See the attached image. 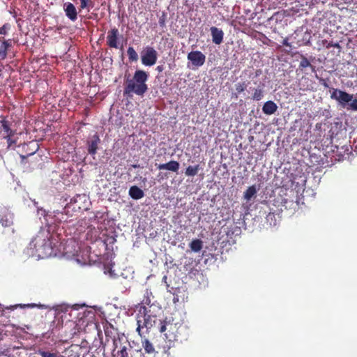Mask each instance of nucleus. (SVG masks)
I'll return each instance as SVG.
<instances>
[{
  "label": "nucleus",
  "instance_id": "obj_26",
  "mask_svg": "<svg viewBox=\"0 0 357 357\" xmlns=\"http://www.w3.org/2000/svg\"><path fill=\"white\" fill-rule=\"evenodd\" d=\"M190 248L193 252H198L203 248V242L200 239H194L190 243Z\"/></svg>",
  "mask_w": 357,
  "mask_h": 357
},
{
  "label": "nucleus",
  "instance_id": "obj_9",
  "mask_svg": "<svg viewBox=\"0 0 357 357\" xmlns=\"http://www.w3.org/2000/svg\"><path fill=\"white\" fill-rule=\"evenodd\" d=\"M88 201L85 195H79L74 199H70L68 203V208H71L74 212L86 211L88 209Z\"/></svg>",
  "mask_w": 357,
  "mask_h": 357
},
{
  "label": "nucleus",
  "instance_id": "obj_36",
  "mask_svg": "<svg viewBox=\"0 0 357 357\" xmlns=\"http://www.w3.org/2000/svg\"><path fill=\"white\" fill-rule=\"evenodd\" d=\"M347 109L357 111V98H352V100L348 104Z\"/></svg>",
  "mask_w": 357,
  "mask_h": 357
},
{
  "label": "nucleus",
  "instance_id": "obj_40",
  "mask_svg": "<svg viewBox=\"0 0 357 357\" xmlns=\"http://www.w3.org/2000/svg\"><path fill=\"white\" fill-rule=\"evenodd\" d=\"M137 327L136 331H137V332L138 335H139L141 337H142V335H142V328H145V326H142V321H141V320H140V319H137Z\"/></svg>",
  "mask_w": 357,
  "mask_h": 357
},
{
  "label": "nucleus",
  "instance_id": "obj_48",
  "mask_svg": "<svg viewBox=\"0 0 357 357\" xmlns=\"http://www.w3.org/2000/svg\"><path fill=\"white\" fill-rule=\"evenodd\" d=\"M63 9H64L65 12L67 13V6H66V3H64V5H63Z\"/></svg>",
  "mask_w": 357,
  "mask_h": 357
},
{
  "label": "nucleus",
  "instance_id": "obj_41",
  "mask_svg": "<svg viewBox=\"0 0 357 357\" xmlns=\"http://www.w3.org/2000/svg\"><path fill=\"white\" fill-rule=\"evenodd\" d=\"M38 354L42 357H56V355L55 354L50 353V352H48V351H39Z\"/></svg>",
  "mask_w": 357,
  "mask_h": 357
},
{
  "label": "nucleus",
  "instance_id": "obj_44",
  "mask_svg": "<svg viewBox=\"0 0 357 357\" xmlns=\"http://www.w3.org/2000/svg\"><path fill=\"white\" fill-rule=\"evenodd\" d=\"M282 45L286 47H291L290 43L288 41V38H284L282 41Z\"/></svg>",
  "mask_w": 357,
  "mask_h": 357
},
{
  "label": "nucleus",
  "instance_id": "obj_3",
  "mask_svg": "<svg viewBox=\"0 0 357 357\" xmlns=\"http://www.w3.org/2000/svg\"><path fill=\"white\" fill-rule=\"evenodd\" d=\"M179 328V323L174 322L172 317H165L163 320L160 321L159 332L163 335L165 340L169 343L167 346L166 352L168 351L172 344L177 340L178 330Z\"/></svg>",
  "mask_w": 357,
  "mask_h": 357
},
{
  "label": "nucleus",
  "instance_id": "obj_34",
  "mask_svg": "<svg viewBox=\"0 0 357 357\" xmlns=\"http://www.w3.org/2000/svg\"><path fill=\"white\" fill-rule=\"evenodd\" d=\"M264 97V91L262 89H255L254 93L252 95L253 100H260Z\"/></svg>",
  "mask_w": 357,
  "mask_h": 357
},
{
  "label": "nucleus",
  "instance_id": "obj_21",
  "mask_svg": "<svg viewBox=\"0 0 357 357\" xmlns=\"http://www.w3.org/2000/svg\"><path fill=\"white\" fill-rule=\"evenodd\" d=\"M83 348L79 344H71L68 347V357H81Z\"/></svg>",
  "mask_w": 357,
  "mask_h": 357
},
{
  "label": "nucleus",
  "instance_id": "obj_14",
  "mask_svg": "<svg viewBox=\"0 0 357 357\" xmlns=\"http://www.w3.org/2000/svg\"><path fill=\"white\" fill-rule=\"evenodd\" d=\"M22 148L25 151L26 155H21V157L26 158L33 155L38 150L39 145L36 141H31L27 144H23Z\"/></svg>",
  "mask_w": 357,
  "mask_h": 357
},
{
  "label": "nucleus",
  "instance_id": "obj_8",
  "mask_svg": "<svg viewBox=\"0 0 357 357\" xmlns=\"http://www.w3.org/2000/svg\"><path fill=\"white\" fill-rule=\"evenodd\" d=\"M158 59L157 51L151 46H146L141 52L142 63L146 66H152Z\"/></svg>",
  "mask_w": 357,
  "mask_h": 357
},
{
  "label": "nucleus",
  "instance_id": "obj_20",
  "mask_svg": "<svg viewBox=\"0 0 357 357\" xmlns=\"http://www.w3.org/2000/svg\"><path fill=\"white\" fill-rule=\"evenodd\" d=\"M301 61L298 65V68L296 71H301L303 73L307 74V68L311 66V62L305 55H300Z\"/></svg>",
  "mask_w": 357,
  "mask_h": 357
},
{
  "label": "nucleus",
  "instance_id": "obj_37",
  "mask_svg": "<svg viewBox=\"0 0 357 357\" xmlns=\"http://www.w3.org/2000/svg\"><path fill=\"white\" fill-rule=\"evenodd\" d=\"M121 339L120 337H114L113 339V345H114V349L112 350V356L114 357L116 356V354H114L116 349L118 348L119 347V344H121Z\"/></svg>",
  "mask_w": 357,
  "mask_h": 357
},
{
  "label": "nucleus",
  "instance_id": "obj_5",
  "mask_svg": "<svg viewBox=\"0 0 357 357\" xmlns=\"http://www.w3.org/2000/svg\"><path fill=\"white\" fill-rule=\"evenodd\" d=\"M13 123L7 116H0V139L17 141V131L12 128Z\"/></svg>",
  "mask_w": 357,
  "mask_h": 357
},
{
  "label": "nucleus",
  "instance_id": "obj_39",
  "mask_svg": "<svg viewBox=\"0 0 357 357\" xmlns=\"http://www.w3.org/2000/svg\"><path fill=\"white\" fill-rule=\"evenodd\" d=\"M323 43L324 44L327 43L326 45V47L328 48V49L330 48V47H336V48H340L341 47L338 43H333V41L327 43L326 40H324Z\"/></svg>",
  "mask_w": 357,
  "mask_h": 357
},
{
  "label": "nucleus",
  "instance_id": "obj_12",
  "mask_svg": "<svg viewBox=\"0 0 357 357\" xmlns=\"http://www.w3.org/2000/svg\"><path fill=\"white\" fill-rule=\"evenodd\" d=\"M100 144V139L97 133L89 137L86 142L89 154L91 155H96Z\"/></svg>",
  "mask_w": 357,
  "mask_h": 357
},
{
  "label": "nucleus",
  "instance_id": "obj_13",
  "mask_svg": "<svg viewBox=\"0 0 357 357\" xmlns=\"http://www.w3.org/2000/svg\"><path fill=\"white\" fill-rule=\"evenodd\" d=\"M119 36V29L116 27L112 28L107 33V44L111 48L119 47L118 45V37Z\"/></svg>",
  "mask_w": 357,
  "mask_h": 357
},
{
  "label": "nucleus",
  "instance_id": "obj_45",
  "mask_svg": "<svg viewBox=\"0 0 357 357\" xmlns=\"http://www.w3.org/2000/svg\"><path fill=\"white\" fill-rule=\"evenodd\" d=\"M312 73H316V67L311 63V66L308 68Z\"/></svg>",
  "mask_w": 357,
  "mask_h": 357
},
{
  "label": "nucleus",
  "instance_id": "obj_15",
  "mask_svg": "<svg viewBox=\"0 0 357 357\" xmlns=\"http://www.w3.org/2000/svg\"><path fill=\"white\" fill-rule=\"evenodd\" d=\"M16 144L17 142L13 139H0V157L2 158L3 155L7 153L10 149H14L16 146Z\"/></svg>",
  "mask_w": 357,
  "mask_h": 357
},
{
  "label": "nucleus",
  "instance_id": "obj_35",
  "mask_svg": "<svg viewBox=\"0 0 357 357\" xmlns=\"http://www.w3.org/2000/svg\"><path fill=\"white\" fill-rule=\"evenodd\" d=\"M116 356H117V357H129L127 347L125 345L121 347V349L117 351Z\"/></svg>",
  "mask_w": 357,
  "mask_h": 357
},
{
  "label": "nucleus",
  "instance_id": "obj_11",
  "mask_svg": "<svg viewBox=\"0 0 357 357\" xmlns=\"http://www.w3.org/2000/svg\"><path fill=\"white\" fill-rule=\"evenodd\" d=\"M0 223L4 227H10L13 224V213L6 207L0 208Z\"/></svg>",
  "mask_w": 357,
  "mask_h": 357
},
{
  "label": "nucleus",
  "instance_id": "obj_32",
  "mask_svg": "<svg viewBox=\"0 0 357 357\" xmlns=\"http://www.w3.org/2000/svg\"><path fill=\"white\" fill-rule=\"evenodd\" d=\"M151 295V292H149L148 290L146 291L144 295V298L143 300L142 301V303L141 304H139V307L141 305H150L151 304V298H150V296Z\"/></svg>",
  "mask_w": 357,
  "mask_h": 357
},
{
  "label": "nucleus",
  "instance_id": "obj_43",
  "mask_svg": "<svg viewBox=\"0 0 357 357\" xmlns=\"http://www.w3.org/2000/svg\"><path fill=\"white\" fill-rule=\"evenodd\" d=\"M319 82L321 85H323L325 88H329V85L327 82V80L323 78L319 79Z\"/></svg>",
  "mask_w": 357,
  "mask_h": 357
},
{
  "label": "nucleus",
  "instance_id": "obj_28",
  "mask_svg": "<svg viewBox=\"0 0 357 357\" xmlns=\"http://www.w3.org/2000/svg\"><path fill=\"white\" fill-rule=\"evenodd\" d=\"M64 225L65 223H63V225H58L56 229V234L58 235L59 240L61 243L65 241L66 236H67Z\"/></svg>",
  "mask_w": 357,
  "mask_h": 357
},
{
  "label": "nucleus",
  "instance_id": "obj_31",
  "mask_svg": "<svg viewBox=\"0 0 357 357\" xmlns=\"http://www.w3.org/2000/svg\"><path fill=\"white\" fill-rule=\"evenodd\" d=\"M257 193V189L255 185H252L248 188L244 192V198L246 200H250Z\"/></svg>",
  "mask_w": 357,
  "mask_h": 357
},
{
  "label": "nucleus",
  "instance_id": "obj_23",
  "mask_svg": "<svg viewBox=\"0 0 357 357\" xmlns=\"http://www.w3.org/2000/svg\"><path fill=\"white\" fill-rule=\"evenodd\" d=\"M142 345L146 354H151L155 352V348L153 344L147 338L144 337L142 340Z\"/></svg>",
  "mask_w": 357,
  "mask_h": 357
},
{
  "label": "nucleus",
  "instance_id": "obj_2",
  "mask_svg": "<svg viewBox=\"0 0 357 357\" xmlns=\"http://www.w3.org/2000/svg\"><path fill=\"white\" fill-rule=\"evenodd\" d=\"M31 249L34 250V254L39 258H47L52 255L53 248L50 241L49 232L41 230L32 239L30 243Z\"/></svg>",
  "mask_w": 357,
  "mask_h": 357
},
{
  "label": "nucleus",
  "instance_id": "obj_29",
  "mask_svg": "<svg viewBox=\"0 0 357 357\" xmlns=\"http://www.w3.org/2000/svg\"><path fill=\"white\" fill-rule=\"evenodd\" d=\"M77 18V12L75 6L68 2V19L75 21Z\"/></svg>",
  "mask_w": 357,
  "mask_h": 357
},
{
  "label": "nucleus",
  "instance_id": "obj_42",
  "mask_svg": "<svg viewBox=\"0 0 357 357\" xmlns=\"http://www.w3.org/2000/svg\"><path fill=\"white\" fill-rule=\"evenodd\" d=\"M158 23L161 27L165 26V13H163L162 15L159 18Z\"/></svg>",
  "mask_w": 357,
  "mask_h": 357
},
{
  "label": "nucleus",
  "instance_id": "obj_10",
  "mask_svg": "<svg viewBox=\"0 0 357 357\" xmlns=\"http://www.w3.org/2000/svg\"><path fill=\"white\" fill-rule=\"evenodd\" d=\"M187 58L196 68L203 66L206 61V56L198 50L189 52Z\"/></svg>",
  "mask_w": 357,
  "mask_h": 357
},
{
  "label": "nucleus",
  "instance_id": "obj_46",
  "mask_svg": "<svg viewBox=\"0 0 357 357\" xmlns=\"http://www.w3.org/2000/svg\"><path fill=\"white\" fill-rule=\"evenodd\" d=\"M156 70H157L158 72H160H160H162V71L163 70V67H162V66H157V68H156Z\"/></svg>",
  "mask_w": 357,
  "mask_h": 357
},
{
  "label": "nucleus",
  "instance_id": "obj_7",
  "mask_svg": "<svg viewBox=\"0 0 357 357\" xmlns=\"http://www.w3.org/2000/svg\"><path fill=\"white\" fill-rule=\"evenodd\" d=\"M331 98L335 100L343 108H347L354 96L338 89L331 88Z\"/></svg>",
  "mask_w": 357,
  "mask_h": 357
},
{
  "label": "nucleus",
  "instance_id": "obj_27",
  "mask_svg": "<svg viewBox=\"0 0 357 357\" xmlns=\"http://www.w3.org/2000/svg\"><path fill=\"white\" fill-rule=\"evenodd\" d=\"M79 1H80V6L79 7V12L84 9H86L88 11H89L94 6V2L93 1V0H79Z\"/></svg>",
  "mask_w": 357,
  "mask_h": 357
},
{
  "label": "nucleus",
  "instance_id": "obj_17",
  "mask_svg": "<svg viewBox=\"0 0 357 357\" xmlns=\"http://www.w3.org/2000/svg\"><path fill=\"white\" fill-rule=\"evenodd\" d=\"M1 39V38H0ZM13 40H0V59H5L10 47H12Z\"/></svg>",
  "mask_w": 357,
  "mask_h": 357
},
{
  "label": "nucleus",
  "instance_id": "obj_38",
  "mask_svg": "<svg viewBox=\"0 0 357 357\" xmlns=\"http://www.w3.org/2000/svg\"><path fill=\"white\" fill-rule=\"evenodd\" d=\"M10 29V24H8V23L4 24L1 27H0V34L6 35Z\"/></svg>",
  "mask_w": 357,
  "mask_h": 357
},
{
  "label": "nucleus",
  "instance_id": "obj_19",
  "mask_svg": "<svg viewBox=\"0 0 357 357\" xmlns=\"http://www.w3.org/2000/svg\"><path fill=\"white\" fill-rule=\"evenodd\" d=\"M278 109V106L276 103H275L272 100H268L266 102L262 107L263 112L266 115L273 114Z\"/></svg>",
  "mask_w": 357,
  "mask_h": 357
},
{
  "label": "nucleus",
  "instance_id": "obj_25",
  "mask_svg": "<svg viewBox=\"0 0 357 357\" xmlns=\"http://www.w3.org/2000/svg\"><path fill=\"white\" fill-rule=\"evenodd\" d=\"M200 169L201 167L199 165H196L195 166L190 165L185 169V174L187 176L193 177L198 174Z\"/></svg>",
  "mask_w": 357,
  "mask_h": 357
},
{
  "label": "nucleus",
  "instance_id": "obj_18",
  "mask_svg": "<svg viewBox=\"0 0 357 357\" xmlns=\"http://www.w3.org/2000/svg\"><path fill=\"white\" fill-rule=\"evenodd\" d=\"M179 167L180 165L178 162L176 160H171L167 163L160 164L158 166V168L160 170L166 169L174 172H176L178 170Z\"/></svg>",
  "mask_w": 357,
  "mask_h": 357
},
{
  "label": "nucleus",
  "instance_id": "obj_33",
  "mask_svg": "<svg viewBox=\"0 0 357 357\" xmlns=\"http://www.w3.org/2000/svg\"><path fill=\"white\" fill-rule=\"evenodd\" d=\"M248 87V84L245 82H238L235 85V89L238 93L243 92Z\"/></svg>",
  "mask_w": 357,
  "mask_h": 357
},
{
  "label": "nucleus",
  "instance_id": "obj_16",
  "mask_svg": "<svg viewBox=\"0 0 357 357\" xmlns=\"http://www.w3.org/2000/svg\"><path fill=\"white\" fill-rule=\"evenodd\" d=\"M212 41L215 45H220L223 41L224 32L222 29L217 28L215 26H211L210 28Z\"/></svg>",
  "mask_w": 357,
  "mask_h": 357
},
{
  "label": "nucleus",
  "instance_id": "obj_49",
  "mask_svg": "<svg viewBox=\"0 0 357 357\" xmlns=\"http://www.w3.org/2000/svg\"><path fill=\"white\" fill-rule=\"evenodd\" d=\"M356 37L357 38V33H356Z\"/></svg>",
  "mask_w": 357,
  "mask_h": 357
},
{
  "label": "nucleus",
  "instance_id": "obj_47",
  "mask_svg": "<svg viewBox=\"0 0 357 357\" xmlns=\"http://www.w3.org/2000/svg\"><path fill=\"white\" fill-rule=\"evenodd\" d=\"M167 277L166 275L163 276V278H162V281H163L164 282H165L166 284H167ZM168 286H169V285H168V284H167V287H168Z\"/></svg>",
  "mask_w": 357,
  "mask_h": 357
},
{
  "label": "nucleus",
  "instance_id": "obj_22",
  "mask_svg": "<svg viewBox=\"0 0 357 357\" xmlns=\"http://www.w3.org/2000/svg\"><path fill=\"white\" fill-rule=\"evenodd\" d=\"M128 193L134 199H139L144 196V191L136 185L131 186L129 189Z\"/></svg>",
  "mask_w": 357,
  "mask_h": 357
},
{
  "label": "nucleus",
  "instance_id": "obj_6",
  "mask_svg": "<svg viewBox=\"0 0 357 357\" xmlns=\"http://www.w3.org/2000/svg\"><path fill=\"white\" fill-rule=\"evenodd\" d=\"M137 319H140L142 323V326H145L149 330L155 324L156 315L151 313V309L141 305L137 314Z\"/></svg>",
  "mask_w": 357,
  "mask_h": 357
},
{
  "label": "nucleus",
  "instance_id": "obj_4",
  "mask_svg": "<svg viewBox=\"0 0 357 357\" xmlns=\"http://www.w3.org/2000/svg\"><path fill=\"white\" fill-rule=\"evenodd\" d=\"M68 315L70 319L68 321L73 322L74 324L77 325L81 322L85 317H86L91 312L86 310V305L83 304H73L70 305L68 304Z\"/></svg>",
  "mask_w": 357,
  "mask_h": 357
},
{
  "label": "nucleus",
  "instance_id": "obj_24",
  "mask_svg": "<svg viewBox=\"0 0 357 357\" xmlns=\"http://www.w3.org/2000/svg\"><path fill=\"white\" fill-rule=\"evenodd\" d=\"M66 161L63 159H59L56 163V172L60 174L59 176L63 178V177L66 176Z\"/></svg>",
  "mask_w": 357,
  "mask_h": 357
},
{
  "label": "nucleus",
  "instance_id": "obj_30",
  "mask_svg": "<svg viewBox=\"0 0 357 357\" xmlns=\"http://www.w3.org/2000/svg\"><path fill=\"white\" fill-rule=\"evenodd\" d=\"M127 54L130 62H136L138 61V54L133 47H129L127 50Z\"/></svg>",
  "mask_w": 357,
  "mask_h": 357
},
{
  "label": "nucleus",
  "instance_id": "obj_1",
  "mask_svg": "<svg viewBox=\"0 0 357 357\" xmlns=\"http://www.w3.org/2000/svg\"><path fill=\"white\" fill-rule=\"evenodd\" d=\"M149 77V73L143 70H137L131 79H127L123 95L131 96L132 93H135L137 96H143L148 91L146 82Z\"/></svg>",
  "mask_w": 357,
  "mask_h": 357
}]
</instances>
